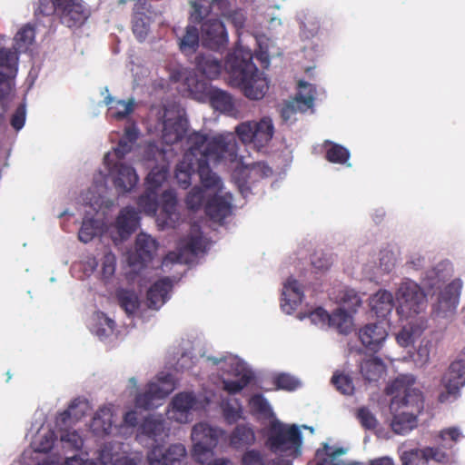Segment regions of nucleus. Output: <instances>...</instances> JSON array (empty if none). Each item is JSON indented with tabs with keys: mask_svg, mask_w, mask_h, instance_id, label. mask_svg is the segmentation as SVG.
<instances>
[{
	"mask_svg": "<svg viewBox=\"0 0 465 465\" xmlns=\"http://www.w3.org/2000/svg\"><path fill=\"white\" fill-rule=\"evenodd\" d=\"M188 149L183 160L176 165L175 178L183 189L191 185L192 175L198 173L205 188H218L219 176L210 168V162L218 163L223 160L233 162L237 157V143L232 134L209 137L200 132L187 136Z\"/></svg>",
	"mask_w": 465,
	"mask_h": 465,
	"instance_id": "f257e3e1",
	"label": "nucleus"
},
{
	"mask_svg": "<svg viewBox=\"0 0 465 465\" xmlns=\"http://www.w3.org/2000/svg\"><path fill=\"white\" fill-rule=\"evenodd\" d=\"M252 53L243 47L228 54L224 69L230 84L239 88L250 100H261L269 89V82L252 62ZM222 61L212 54H200L195 57L196 70L207 79L218 78L223 70Z\"/></svg>",
	"mask_w": 465,
	"mask_h": 465,
	"instance_id": "f03ea898",
	"label": "nucleus"
},
{
	"mask_svg": "<svg viewBox=\"0 0 465 465\" xmlns=\"http://www.w3.org/2000/svg\"><path fill=\"white\" fill-rule=\"evenodd\" d=\"M412 375H400L385 389L391 396L390 411L392 414L391 430L404 435L417 427V415L424 407L422 393L413 387Z\"/></svg>",
	"mask_w": 465,
	"mask_h": 465,
	"instance_id": "7ed1b4c3",
	"label": "nucleus"
},
{
	"mask_svg": "<svg viewBox=\"0 0 465 465\" xmlns=\"http://www.w3.org/2000/svg\"><path fill=\"white\" fill-rule=\"evenodd\" d=\"M265 446L272 453L291 459L302 455L303 437L296 424H287L273 419L265 430Z\"/></svg>",
	"mask_w": 465,
	"mask_h": 465,
	"instance_id": "20e7f679",
	"label": "nucleus"
},
{
	"mask_svg": "<svg viewBox=\"0 0 465 465\" xmlns=\"http://www.w3.org/2000/svg\"><path fill=\"white\" fill-rule=\"evenodd\" d=\"M137 205L142 212L152 216H154L158 208L161 207L157 223L163 228H174L179 222L177 197L173 190L163 191L159 199V193L145 189V192L139 196Z\"/></svg>",
	"mask_w": 465,
	"mask_h": 465,
	"instance_id": "39448f33",
	"label": "nucleus"
},
{
	"mask_svg": "<svg viewBox=\"0 0 465 465\" xmlns=\"http://www.w3.org/2000/svg\"><path fill=\"white\" fill-rule=\"evenodd\" d=\"M223 434L224 430L206 422L195 424L191 434L194 460L202 465H211L213 461V449Z\"/></svg>",
	"mask_w": 465,
	"mask_h": 465,
	"instance_id": "423d86ee",
	"label": "nucleus"
},
{
	"mask_svg": "<svg viewBox=\"0 0 465 465\" xmlns=\"http://www.w3.org/2000/svg\"><path fill=\"white\" fill-rule=\"evenodd\" d=\"M235 133L243 143H253L262 148L272 139L274 127L272 119L264 117L258 122L247 121L235 127Z\"/></svg>",
	"mask_w": 465,
	"mask_h": 465,
	"instance_id": "0eeeda50",
	"label": "nucleus"
},
{
	"mask_svg": "<svg viewBox=\"0 0 465 465\" xmlns=\"http://www.w3.org/2000/svg\"><path fill=\"white\" fill-rule=\"evenodd\" d=\"M174 381L172 374L158 377L157 381H151L145 390L136 395L135 407L143 410H151L158 407L159 401L163 400L174 390Z\"/></svg>",
	"mask_w": 465,
	"mask_h": 465,
	"instance_id": "6e6552de",
	"label": "nucleus"
},
{
	"mask_svg": "<svg viewBox=\"0 0 465 465\" xmlns=\"http://www.w3.org/2000/svg\"><path fill=\"white\" fill-rule=\"evenodd\" d=\"M396 295L401 310L409 315L418 314L426 307V294L413 281L403 282Z\"/></svg>",
	"mask_w": 465,
	"mask_h": 465,
	"instance_id": "1a4fd4ad",
	"label": "nucleus"
},
{
	"mask_svg": "<svg viewBox=\"0 0 465 465\" xmlns=\"http://www.w3.org/2000/svg\"><path fill=\"white\" fill-rule=\"evenodd\" d=\"M186 455V448L182 443H157L148 450L146 460L149 465H183Z\"/></svg>",
	"mask_w": 465,
	"mask_h": 465,
	"instance_id": "9d476101",
	"label": "nucleus"
},
{
	"mask_svg": "<svg viewBox=\"0 0 465 465\" xmlns=\"http://www.w3.org/2000/svg\"><path fill=\"white\" fill-rule=\"evenodd\" d=\"M445 389L440 393L438 401L444 403L450 398L457 399L460 395V390L465 386V360L458 359L453 361L441 379Z\"/></svg>",
	"mask_w": 465,
	"mask_h": 465,
	"instance_id": "9b49d317",
	"label": "nucleus"
},
{
	"mask_svg": "<svg viewBox=\"0 0 465 465\" xmlns=\"http://www.w3.org/2000/svg\"><path fill=\"white\" fill-rule=\"evenodd\" d=\"M104 163L108 169L109 175L113 179L114 187L118 191L127 193L136 186L139 178L132 166L120 162L113 164L110 153L104 155Z\"/></svg>",
	"mask_w": 465,
	"mask_h": 465,
	"instance_id": "f8f14e48",
	"label": "nucleus"
},
{
	"mask_svg": "<svg viewBox=\"0 0 465 465\" xmlns=\"http://www.w3.org/2000/svg\"><path fill=\"white\" fill-rule=\"evenodd\" d=\"M58 16L61 24L69 28H79L90 16V10L82 0H58Z\"/></svg>",
	"mask_w": 465,
	"mask_h": 465,
	"instance_id": "ddd939ff",
	"label": "nucleus"
},
{
	"mask_svg": "<svg viewBox=\"0 0 465 465\" xmlns=\"http://www.w3.org/2000/svg\"><path fill=\"white\" fill-rule=\"evenodd\" d=\"M162 120V139L166 144L180 142L188 129V122L178 112L164 109Z\"/></svg>",
	"mask_w": 465,
	"mask_h": 465,
	"instance_id": "4468645a",
	"label": "nucleus"
},
{
	"mask_svg": "<svg viewBox=\"0 0 465 465\" xmlns=\"http://www.w3.org/2000/svg\"><path fill=\"white\" fill-rule=\"evenodd\" d=\"M203 45L213 50L223 49L228 44V34L223 23L217 17L207 19L201 25Z\"/></svg>",
	"mask_w": 465,
	"mask_h": 465,
	"instance_id": "2eb2a0df",
	"label": "nucleus"
},
{
	"mask_svg": "<svg viewBox=\"0 0 465 465\" xmlns=\"http://www.w3.org/2000/svg\"><path fill=\"white\" fill-rule=\"evenodd\" d=\"M461 288V280L454 279L440 292L435 305L438 315L447 317L448 313H452L456 310L459 304Z\"/></svg>",
	"mask_w": 465,
	"mask_h": 465,
	"instance_id": "dca6fc26",
	"label": "nucleus"
},
{
	"mask_svg": "<svg viewBox=\"0 0 465 465\" xmlns=\"http://www.w3.org/2000/svg\"><path fill=\"white\" fill-rule=\"evenodd\" d=\"M157 247V242L153 237L139 233L136 237L134 252L129 256L130 264L144 267L153 260Z\"/></svg>",
	"mask_w": 465,
	"mask_h": 465,
	"instance_id": "f3484780",
	"label": "nucleus"
},
{
	"mask_svg": "<svg viewBox=\"0 0 465 465\" xmlns=\"http://www.w3.org/2000/svg\"><path fill=\"white\" fill-rule=\"evenodd\" d=\"M197 400L193 392H180L176 394L171 402L168 411V418L179 423L188 422L190 411L196 405Z\"/></svg>",
	"mask_w": 465,
	"mask_h": 465,
	"instance_id": "a211bd4d",
	"label": "nucleus"
},
{
	"mask_svg": "<svg viewBox=\"0 0 465 465\" xmlns=\"http://www.w3.org/2000/svg\"><path fill=\"white\" fill-rule=\"evenodd\" d=\"M16 73L15 54L0 49V99H4L12 90V78Z\"/></svg>",
	"mask_w": 465,
	"mask_h": 465,
	"instance_id": "6ab92c4d",
	"label": "nucleus"
},
{
	"mask_svg": "<svg viewBox=\"0 0 465 465\" xmlns=\"http://www.w3.org/2000/svg\"><path fill=\"white\" fill-rule=\"evenodd\" d=\"M387 337L384 327L378 323L365 325L359 331V338L368 350L377 352Z\"/></svg>",
	"mask_w": 465,
	"mask_h": 465,
	"instance_id": "aec40b11",
	"label": "nucleus"
},
{
	"mask_svg": "<svg viewBox=\"0 0 465 465\" xmlns=\"http://www.w3.org/2000/svg\"><path fill=\"white\" fill-rule=\"evenodd\" d=\"M173 289V282L168 278H163L155 282L147 291V305L150 309L158 310L169 299V293Z\"/></svg>",
	"mask_w": 465,
	"mask_h": 465,
	"instance_id": "412c9836",
	"label": "nucleus"
},
{
	"mask_svg": "<svg viewBox=\"0 0 465 465\" xmlns=\"http://www.w3.org/2000/svg\"><path fill=\"white\" fill-rule=\"evenodd\" d=\"M232 195L220 196L214 195L210 198L205 204V213L214 222H222L231 214L232 212Z\"/></svg>",
	"mask_w": 465,
	"mask_h": 465,
	"instance_id": "4be33fe9",
	"label": "nucleus"
},
{
	"mask_svg": "<svg viewBox=\"0 0 465 465\" xmlns=\"http://www.w3.org/2000/svg\"><path fill=\"white\" fill-rule=\"evenodd\" d=\"M139 213L134 207L122 209L116 219V227L120 236L126 238L134 232L139 225Z\"/></svg>",
	"mask_w": 465,
	"mask_h": 465,
	"instance_id": "5701e85b",
	"label": "nucleus"
},
{
	"mask_svg": "<svg viewBox=\"0 0 465 465\" xmlns=\"http://www.w3.org/2000/svg\"><path fill=\"white\" fill-rule=\"evenodd\" d=\"M282 295L284 298L282 299L283 302H282L281 306L283 311L290 313L291 311H294L302 301L303 293L298 281L289 278L284 284Z\"/></svg>",
	"mask_w": 465,
	"mask_h": 465,
	"instance_id": "b1692460",
	"label": "nucleus"
},
{
	"mask_svg": "<svg viewBox=\"0 0 465 465\" xmlns=\"http://www.w3.org/2000/svg\"><path fill=\"white\" fill-rule=\"evenodd\" d=\"M370 306L378 318H385L394 307L392 293L385 290H380L371 296Z\"/></svg>",
	"mask_w": 465,
	"mask_h": 465,
	"instance_id": "393cba45",
	"label": "nucleus"
},
{
	"mask_svg": "<svg viewBox=\"0 0 465 465\" xmlns=\"http://www.w3.org/2000/svg\"><path fill=\"white\" fill-rule=\"evenodd\" d=\"M385 371V364L378 357H368L360 363V371L364 380L369 382L378 381Z\"/></svg>",
	"mask_w": 465,
	"mask_h": 465,
	"instance_id": "a878e982",
	"label": "nucleus"
},
{
	"mask_svg": "<svg viewBox=\"0 0 465 465\" xmlns=\"http://www.w3.org/2000/svg\"><path fill=\"white\" fill-rule=\"evenodd\" d=\"M113 412L108 407H102L94 413L91 422V430L96 436L111 433L113 427Z\"/></svg>",
	"mask_w": 465,
	"mask_h": 465,
	"instance_id": "bb28decb",
	"label": "nucleus"
},
{
	"mask_svg": "<svg viewBox=\"0 0 465 465\" xmlns=\"http://www.w3.org/2000/svg\"><path fill=\"white\" fill-rule=\"evenodd\" d=\"M164 420L161 417L150 415L139 425L137 436H144L156 440L157 438L164 434Z\"/></svg>",
	"mask_w": 465,
	"mask_h": 465,
	"instance_id": "cd10ccee",
	"label": "nucleus"
},
{
	"mask_svg": "<svg viewBox=\"0 0 465 465\" xmlns=\"http://www.w3.org/2000/svg\"><path fill=\"white\" fill-rule=\"evenodd\" d=\"M256 437L253 429L247 424H239L230 435V444L234 449H242L255 442Z\"/></svg>",
	"mask_w": 465,
	"mask_h": 465,
	"instance_id": "c85d7f7f",
	"label": "nucleus"
},
{
	"mask_svg": "<svg viewBox=\"0 0 465 465\" xmlns=\"http://www.w3.org/2000/svg\"><path fill=\"white\" fill-rule=\"evenodd\" d=\"M104 103L109 106L108 111L111 116L115 120H124L132 114L134 109V99H129L127 102L124 100L114 101L112 96L108 95L105 97Z\"/></svg>",
	"mask_w": 465,
	"mask_h": 465,
	"instance_id": "c756f323",
	"label": "nucleus"
},
{
	"mask_svg": "<svg viewBox=\"0 0 465 465\" xmlns=\"http://www.w3.org/2000/svg\"><path fill=\"white\" fill-rule=\"evenodd\" d=\"M178 45L183 54L186 55L194 54L199 47L198 28L195 25H187L184 35L178 39Z\"/></svg>",
	"mask_w": 465,
	"mask_h": 465,
	"instance_id": "7c9ffc66",
	"label": "nucleus"
},
{
	"mask_svg": "<svg viewBox=\"0 0 465 465\" xmlns=\"http://www.w3.org/2000/svg\"><path fill=\"white\" fill-rule=\"evenodd\" d=\"M120 307L128 314H134L140 306V301L135 292L128 289L120 288L115 292Z\"/></svg>",
	"mask_w": 465,
	"mask_h": 465,
	"instance_id": "2f4dec72",
	"label": "nucleus"
},
{
	"mask_svg": "<svg viewBox=\"0 0 465 465\" xmlns=\"http://www.w3.org/2000/svg\"><path fill=\"white\" fill-rule=\"evenodd\" d=\"M189 5V20L194 25H202L207 19L213 17L211 16L213 7L210 4L204 5L200 0H190Z\"/></svg>",
	"mask_w": 465,
	"mask_h": 465,
	"instance_id": "473e14b6",
	"label": "nucleus"
},
{
	"mask_svg": "<svg viewBox=\"0 0 465 465\" xmlns=\"http://www.w3.org/2000/svg\"><path fill=\"white\" fill-rule=\"evenodd\" d=\"M249 406L252 413L256 415L259 419H275L271 405L262 394L252 395L249 401Z\"/></svg>",
	"mask_w": 465,
	"mask_h": 465,
	"instance_id": "72a5a7b5",
	"label": "nucleus"
},
{
	"mask_svg": "<svg viewBox=\"0 0 465 465\" xmlns=\"http://www.w3.org/2000/svg\"><path fill=\"white\" fill-rule=\"evenodd\" d=\"M298 89L294 98L296 102L301 104V108L303 110L312 108L316 94L315 86L308 82L300 81L298 83Z\"/></svg>",
	"mask_w": 465,
	"mask_h": 465,
	"instance_id": "f704fd0d",
	"label": "nucleus"
},
{
	"mask_svg": "<svg viewBox=\"0 0 465 465\" xmlns=\"http://www.w3.org/2000/svg\"><path fill=\"white\" fill-rule=\"evenodd\" d=\"M326 147L325 158L332 163L344 164L350 158L349 150L338 143L331 141H325Z\"/></svg>",
	"mask_w": 465,
	"mask_h": 465,
	"instance_id": "c9c22d12",
	"label": "nucleus"
},
{
	"mask_svg": "<svg viewBox=\"0 0 465 465\" xmlns=\"http://www.w3.org/2000/svg\"><path fill=\"white\" fill-rule=\"evenodd\" d=\"M169 174L168 168L165 166L153 167L145 179L146 189L159 193L163 183L166 182Z\"/></svg>",
	"mask_w": 465,
	"mask_h": 465,
	"instance_id": "e433bc0d",
	"label": "nucleus"
},
{
	"mask_svg": "<svg viewBox=\"0 0 465 465\" xmlns=\"http://www.w3.org/2000/svg\"><path fill=\"white\" fill-rule=\"evenodd\" d=\"M213 106L223 113L231 114L234 110L232 97L222 90H213L211 94Z\"/></svg>",
	"mask_w": 465,
	"mask_h": 465,
	"instance_id": "4c0bfd02",
	"label": "nucleus"
},
{
	"mask_svg": "<svg viewBox=\"0 0 465 465\" xmlns=\"http://www.w3.org/2000/svg\"><path fill=\"white\" fill-rule=\"evenodd\" d=\"M59 438L64 449L80 450L84 445V439L74 430H60Z\"/></svg>",
	"mask_w": 465,
	"mask_h": 465,
	"instance_id": "58836bf2",
	"label": "nucleus"
},
{
	"mask_svg": "<svg viewBox=\"0 0 465 465\" xmlns=\"http://www.w3.org/2000/svg\"><path fill=\"white\" fill-rule=\"evenodd\" d=\"M132 29L136 39L139 42L145 40L150 30V17L146 14H137L133 15Z\"/></svg>",
	"mask_w": 465,
	"mask_h": 465,
	"instance_id": "ea45409f",
	"label": "nucleus"
},
{
	"mask_svg": "<svg viewBox=\"0 0 465 465\" xmlns=\"http://www.w3.org/2000/svg\"><path fill=\"white\" fill-rule=\"evenodd\" d=\"M404 452H417L419 458V465H427L430 460H433L439 462L443 461L446 459V454L439 448L426 447L422 450L413 449L411 450H405Z\"/></svg>",
	"mask_w": 465,
	"mask_h": 465,
	"instance_id": "a19ab883",
	"label": "nucleus"
},
{
	"mask_svg": "<svg viewBox=\"0 0 465 465\" xmlns=\"http://www.w3.org/2000/svg\"><path fill=\"white\" fill-rule=\"evenodd\" d=\"M136 139L137 135L134 131L130 129L125 131L124 135L119 140L117 146L114 149V153L118 161L123 160L124 156L131 152Z\"/></svg>",
	"mask_w": 465,
	"mask_h": 465,
	"instance_id": "79ce46f5",
	"label": "nucleus"
},
{
	"mask_svg": "<svg viewBox=\"0 0 465 465\" xmlns=\"http://www.w3.org/2000/svg\"><path fill=\"white\" fill-rule=\"evenodd\" d=\"M331 383L342 394L351 395L354 392V384L351 377L343 372L336 371L331 378Z\"/></svg>",
	"mask_w": 465,
	"mask_h": 465,
	"instance_id": "37998d69",
	"label": "nucleus"
},
{
	"mask_svg": "<svg viewBox=\"0 0 465 465\" xmlns=\"http://www.w3.org/2000/svg\"><path fill=\"white\" fill-rule=\"evenodd\" d=\"M342 309L349 312H356L361 307L362 301L358 292L352 289H346L341 297Z\"/></svg>",
	"mask_w": 465,
	"mask_h": 465,
	"instance_id": "c03bdc74",
	"label": "nucleus"
},
{
	"mask_svg": "<svg viewBox=\"0 0 465 465\" xmlns=\"http://www.w3.org/2000/svg\"><path fill=\"white\" fill-rule=\"evenodd\" d=\"M272 383L277 390L294 391L300 386V381L293 376L287 373L274 375Z\"/></svg>",
	"mask_w": 465,
	"mask_h": 465,
	"instance_id": "a18cd8bd",
	"label": "nucleus"
},
{
	"mask_svg": "<svg viewBox=\"0 0 465 465\" xmlns=\"http://www.w3.org/2000/svg\"><path fill=\"white\" fill-rule=\"evenodd\" d=\"M251 381L252 375L249 373H243L237 381L223 380V388L229 394H236L244 389L251 382Z\"/></svg>",
	"mask_w": 465,
	"mask_h": 465,
	"instance_id": "49530a36",
	"label": "nucleus"
},
{
	"mask_svg": "<svg viewBox=\"0 0 465 465\" xmlns=\"http://www.w3.org/2000/svg\"><path fill=\"white\" fill-rule=\"evenodd\" d=\"M57 436L54 430H48L46 433L39 436L35 441V450L40 453H48L54 447Z\"/></svg>",
	"mask_w": 465,
	"mask_h": 465,
	"instance_id": "de8ad7c7",
	"label": "nucleus"
},
{
	"mask_svg": "<svg viewBox=\"0 0 465 465\" xmlns=\"http://www.w3.org/2000/svg\"><path fill=\"white\" fill-rule=\"evenodd\" d=\"M204 191L200 187H193L185 198V203L188 209L196 211L201 208L204 200Z\"/></svg>",
	"mask_w": 465,
	"mask_h": 465,
	"instance_id": "09e8293b",
	"label": "nucleus"
},
{
	"mask_svg": "<svg viewBox=\"0 0 465 465\" xmlns=\"http://www.w3.org/2000/svg\"><path fill=\"white\" fill-rule=\"evenodd\" d=\"M250 178L254 180L262 179L269 177L272 174V170L264 163L257 162L253 163L250 166L246 167Z\"/></svg>",
	"mask_w": 465,
	"mask_h": 465,
	"instance_id": "8fccbe9b",
	"label": "nucleus"
},
{
	"mask_svg": "<svg viewBox=\"0 0 465 465\" xmlns=\"http://www.w3.org/2000/svg\"><path fill=\"white\" fill-rule=\"evenodd\" d=\"M58 0H40L38 6L35 11V15L38 18L40 15L51 16L58 15Z\"/></svg>",
	"mask_w": 465,
	"mask_h": 465,
	"instance_id": "3c124183",
	"label": "nucleus"
},
{
	"mask_svg": "<svg viewBox=\"0 0 465 465\" xmlns=\"http://www.w3.org/2000/svg\"><path fill=\"white\" fill-rule=\"evenodd\" d=\"M94 220L84 221L78 232L81 242L87 243L96 235V228L94 226Z\"/></svg>",
	"mask_w": 465,
	"mask_h": 465,
	"instance_id": "603ef678",
	"label": "nucleus"
},
{
	"mask_svg": "<svg viewBox=\"0 0 465 465\" xmlns=\"http://www.w3.org/2000/svg\"><path fill=\"white\" fill-rule=\"evenodd\" d=\"M242 465H265L264 456L255 449L246 450L242 457Z\"/></svg>",
	"mask_w": 465,
	"mask_h": 465,
	"instance_id": "864d4df0",
	"label": "nucleus"
},
{
	"mask_svg": "<svg viewBox=\"0 0 465 465\" xmlns=\"http://www.w3.org/2000/svg\"><path fill=\"white\" fill-rule=\"evenodd\" d=\"M34 38L35 30L29 25L21 28L15 35V41L20 48L27 47L29 45L32 44Z\"/></svg>",
	"mask_w": 465,
	"mask_h": 465,
	"instance_id": "5fc2aeb1",
	"label": "nucleus"
},
{
	"mask_svg": "<svg viewBox=\"0 0 465 465\" xmlns=\"http://www.w3.org/2000/svg\"><path fill=\"white\" fill-rule=\"evenodd\" d=\"M307 110L302 109L301 104L296 102V99L293 98L282 106L281 116L284 121H289L297 112L304 113Z\"/></svg>",
	"mask_w": 465,
	"mask_h": 465,
	"instance_id": "6e6d98bb",
	"label": "nucleus"
},
{
	"mask_svg": "<svg viewBox=\"0 0 465 465\" xmlns=\"http://www.w3.org/2000/svg\"><path fill=\"white\" fill-rule=\"evenodd\" d=\"M111 462V458H106L104 455V450L100 454V457L97 461H87L84 460L79 456L75 455L70 458H67L64 461V465H108Z\"/></svg>",
	"mask_w": 465,
	"mask_h": 465,
	"instance_id": "4d7b16f0",
	"label": "nucleus"
},
{
	"mask_svg": "<svg viewBox=\"0 0 465 465\" xmlns=\"http://www.w3.org/2000/svg\"><path fill=\"white\" fill-rule=\"evenodd\" d=\"M357 418L359 419L362 427L368 430L375 429L377 426V420L369 409L362 407L358 410Z\"/></svg>",
	"mask_w": 465,
	"mask_h": 465,
	"instance_id": "13d9d810",
	"label": "nucleus"
},
{
	"mask_svg": "<svg viewBox=\"0 0 465 465\" xmlns=\"http://www.w3.org/2000/svg\"><path fill=\"white\" fill-rule=\"evenodd\" d=\"M115 256L112 252H107L103 257L102 275L105 280L110 279L115 272Z\"/></svg>",
	"mask_w": 465,
	"mask_h": 465,
	"instance_id": "bf43d9fd",
	"label": "nucleus"
},
{
	"mask_svg": "<svg viewBox=\"0 0 465 465\" xmlns=\"http://www.w3.org/2000/svg\"><path fill=\"white\" fill-rule=\"evenodd\" d=\"M26 118V109L24 104L18 105L15 109V113L12 114L10 119L11 126L15 130H21L25 123Z\"/></svg>",
	"mask_w": 465,
	"mask_h": 465,
	"instance_id": "052dcab7",
	"label": "nucleus"
},
{
	"mask_svg": "<svg viewBox=\"0 0 465 465\" xmlns=\"http://www.w3.org/2000/svg\"><path fill=\"white\" fill-rule=\"evenodd\" d=\"M348 312L342 308H339L330 314L329 326L337 328L342 331V325L348 322Z\"/></svg>",
	"mask_w": 465,
	"mask_h": 465,
	"instance_id": "680f3d73",
	"label": "nucleus"
},
{
	"mask_svg": "<svg viewBox=\"0 0 465 465\" xmlns=\"http://www.w3.org/2000/svg\"><path fill=\"white\" fill-rule=\"evenodd\" d=\"M78 404H79V401L74 400L70 403L68 409L59 414V416L57 417V421H56L57 424L65 425L67 423H70L73 420H77L78 417L76 415H74V418H73V411L78 406Z\"/></svg>",
	"mask_w": 465,
	"mask_h": 465,
	"instance_id": "e2e57ef3",
	"label": "nucleus"
},
{
	"mask_svg": "<svg viewBox=\"0 0 465 465\" xmlns=\"http://www.w3.org/2000/svg\"><path fill=\"white\" fill-rule=\"evenodd\" d=\"M309 318L314 324L329 325L330 314L322 307L316 308L314 311L311 312Z\"/></svg>",
	"mask_w": 465,
	"mask_h": 465,
	"instance_id": "0e129e2a",
	"label": "nucleus"
},
{
	"mask_svg": "<svg viewBox=\"0 0 465 465\" xmlns=\"http://www.w3.org/2000/svg\"><path fill=\"white\" fill-rule=\"evenodd\" d=\"M312 264L319 271H326L331 266L332 262L330 257L323 253H314L312 259Z\"/></svg>",
	"mask_w": 465,
	"mask_h": 465,
	"instance_id": "69168bd1",
	"label": "nucleus"
},
{
	"mask_svg": "<svg viewBox=\"0 0 465 465\" xmlns=\"http://www.w3.org/2000/svg\"><path fill=\"white\" fill-rule=\"evenodd\" d=\"M185 248L193 254H198L203 252L204 245L201 236H191L186 243Z\"/></svg>",
	"mask_w": 465,
	"mask_h": 465,
	"instance_id": "338daca9",
	"label": "nucleus"
},
{
	"mask_svg": "<svg viewBox=\"0 0 465 465\" xmlns=\"http://www.w3.org/2000/svg\"><path fill=\"white\" fill-rule=\"evenodd\" d=\"M225 15H227V13ZM228 17L236 29H242L244 27L246 17L242 10H235L231 13L229 11Z\"/></svg>",
	"mask_w": 465,
	"mask_h": 465,
	"instance_id": "774afa93",
	"label": "nucleus"
}]
</instances>
